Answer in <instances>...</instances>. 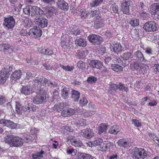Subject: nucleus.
<instances>
[{
  "label": "nucleus",
  "mask_w": 159,
  "mask_h": 159,
  "mask_svg": "<svg viewBox=\"0 0 159 159\" xmlns=\"http://www.w3.org/2000/svg\"><path fill=\"white\" fill-rule=\"evenodd\" d=\"M140 64L137 61L133 62L130 65V67L132 70H138L140 69Z\"/></svg>",
  "instance_id": "c756f323"
},
{
  "label": "nucleus",
  "mask_w": 159,
  "mask_h": 159,
  "mask_svg": "<svg viewBox=\"0 0 159 159\" xmlns=\"http://www.w3.org/2000/svg\"><path fill=\"white\" fill-rule=\"evenodd\" d=\"M29 34L34 38H38L42 35V31L39 27L34 26L29 30Z\"/></svg>",
  "instance_id": "6e6552de"
},
{
  "label": "nucleus",
  "mask_w": 159,
  "mask_h": 159,
  "mask_svg": "<svg viewBox=\"0 0 159 159\" xmlns=\"http://www.w3.org/2000/svg\"><path fill=\"white\" fill-rule=\"evenodd\" d=\"M87 38L89 41L94 45L99 44L102 41L101 36L95 34L90 35Z\"/></svg>",
  "instance_id": "9d476101"
},
{
  "label": "nucleus",
  "mask_w": 159,
  "mask_h": 159,
  "mask_svg": "<svg viewBox=\"0 0 159 159\" xmlns=\"http://www.w3.org/2000/svg\"><path fill=\"white\" fill-rule=\"evenodd\" d=\"M103 0H93L91 3V5L92 7L97 6L101 4Z\"/></svg>",
  "instance_id": "8fccbe9b"
},
{
  "label": "nucleus",
  "mask_w": 159,
  "mask_h": 159,
  "mask_svg": "<svg viewBox=\"0 0 159 159\" xmlns=\"http://www.w3.org/2000/svg\"><path fill=\"white\" fill-rule=\"evenodd\" d=\"M149 11L152 15H157L159 16V3L152 4L150 7Z\"/></svg>",
  "instance_id": "ddd939ff"
},
{
  "label": "nucleus",
  "mask_w": 159,
  "mask_h": 159,
  "mask_svg": "<svg viewBox=\"0 0 159 159\" xmlns=\"http://www.w3.org/2000/svg\"><path fill=\"white\" fill-rule=\"evenodd\" d=\"M77 159H93V157L89 154L84 153H80Z\"/></svg>",
  "instance_id": "bb28decb"
},
{
  "label": "nucleus",
  "mask_w": 159,
  "mask_h": 159,
  "mask_svg": "<svg viewBox=\"0 0 159 159\" xmlns=\"http://www.w3.org/2000/svg\"><path fill=\"white\" fill-rule=\"evenodd\" d=\"M48 82V80L45 77L41 76L34 78L33 79V83L35 85H45Z\"/></svg>",
  "instance_id": "1a4fd4ad"
},
{
  "label": "nucleus",
  "mask_w": 159,
  "mask_h": 159,
  "mask_svg": "<svg viewBox=\"0 0 159 159\" xmlns=\"http://www.w3.org/2000/svg\"><path fill=\"white\" fill-rule=\"evenodd\" d=\"M70 29L71 32L75 35H77L80 33V30L76 26H73V27H70Z\"/></svg>",
  "instance_id": "e433bc0d"
},
{
  "label": "nucleus",
  "mask_w": 159,
  "mask_h": 159,
  "mask_svg": "<svg viewBox=\"0 0 159 159\" xmlns=\"http://www.w3.org/2000/svg\"><path fill=\"white\" fill-rule=\"evenodd\" d=\"M2 47L3 48V50L4 52H6L7 50L11 49V46L9 44H4L2 45Z\"/></svg>",
  "instance_id": "6e6d98bb"
},
{
  "label": "nucleus",
  "mask_w": 159,
  "mask_h": 159,
  "mask_svg": "<svg viewBox=\"0 0 159 159\" xmlns=\"http://www.w3.org/2000/svg\"><path fill=\"white\" fill-rule=\"evenodd\" d=\"M60 66L66 71H70L72 70L74 68V66H69L68 65L64 66L61 64H60Z\"/></svg>",
  "instance_id": "ea45409f"
},
{
  "label": "nucleus",
  "mask_w": 159,
  "mask_h": 159,
  "mask_svg": "<svg viewBox=\"0 0 159 159\" xmlns=\"http://www.w3.org/2000/svg\"><path fill=\"white\" fill-rule=\"evenodd\" d=\"M76 45L80 47H84L86 45V40L82 39H76L75 41Z\"/></svg>",
  "instance_id": "b1692460"
},
{
  "label": "nucleus",
  "mask_w": 159,
  "mask_h": 159,
  "mask_svg": "<svg viewBox=\"0 0 159 159\" xmlns=\"http://www.w3.org/2000/svg\"><path fill=\"white\" fill-rule=\"evenodd\" d=\"M69 43V40L67 39L61 37V43L63 48L65 49L69 48L70 47Z\"/></svg>",
  "instance_id": "4be33fe9"
},
{
  "label": "nucleus",
  "mask_w": 159,
  "mask_h": 159,
  "mask_svg": "<svg viewBox=\"0 0 159 159\" xmlns=\"http://www.w3.org/2000/svg\"><path fill=\"white\" fill-rule=\"evenodd\" d=\"M46 11L50 16H52L55 13V9L52 7H45Z\"/></svg>",
  "instance_id": "2f4dec72"
},
{
  "label": "nucleus",
  "mask_w": 159,
  "mask_h": 159,
  "mask_svg": "<svg viewBox=\"0 0 159 159\" xmlns=\"http://www.w3.org/2000/svg\"><path fill=\"white\" fill-rule=\"evenodd\" d=\"M21 92L25 95H29L32 93V89L30 85L23 86Z\"/></svg>",
  "instance_id": "412c9836"
},
{
  "label": "nucleus",
  "mask_w": 159,
  "mask_h": 159,
  "mask_svg": "<svg viewBox=\"0 0 159 159\" xmlns=\"http://www.w3.org/2000/svg\"><path fill=\"white\" fill-rule=\"evenodd\" d=\"M67 110L69 116L74 115L75 112V110L72 108H70Z\"/></svg>",
  "instance_id": "bf43d9fd"
},
{
  "label": "nucleus",
  "mask_w": 159,
  "mask_h": 159,
  "mask_svg": "<svg viewBox=\"0 0 159 159\" xmlns=\"http://www.w3.org/2000/svg\"><path fill=\"white\" fill-rule=\"evenodd\" d=\"M132 157L134 159H144L148 155V152L143 149L135 147L129 150Z\"/></svg>",
  "instance_id": "f03ea898"
},
{
  "label": "nucleus",
  "mask_w": 159,
  "mask_h": 159,
  "mask_svg": "<svg viewBox=\"0 0 159 159\" xmlns=\"http://www.w3.org/2000/svg\"><path fill=\"white\" fill-rule=\"evenodd\" d=\"M97 80V79L95 77L92 76L89 77L87 79V81L89 82H94Z\"/></svg>",
  "instance_id": "e2e57ef3"
},
{
  "label": "nucleus",
  "mask_w": 159,
  "mask_h": 159,
  "mask_svg": "<svg viewBox=\"0 0 159 159\" xmlns=\"http://www.w3.org/2000/svg\"><path fill=\"white\" fill-rule=\"evenodd\" d=\"M118 7L116 4L112 5L111 8V12L113 14L117 13L118 12Z\"/></svg>",
  "instance_id": "c03bdc74"
},
{
  "label": "nucleus",
  "mask_w": 159,
  "mask_h": 159,
  "mask_svg": "<svg viewBox=\"0 0 159 159\" xmlns=\"http://www.w3.org/2000/svg\"><path fill=\"white\" fill-rule=\"evenodd\" d=\"M22 72L20 70L15 71L11 74V78L14 80H19L21 78L22 75Z\"/></svg>",
  "instance_id": "6ab92c4d"
},
{
  "label": "nucleus",
  "mask_w": 159,
  "mask_h": 159,
  "mask_svg": "<svg viewBox=\"0 0 159 159\" xmlns=\"http://www.w3.org/2000/svg\"><path fill=\"white\" fill-rule=\"evenodd\" d=\"M88 101L86 98L84 97H83L80 100L79 104L82 107L86 105Z\"/></svg>",
  "instance_id": "a19ab883"
},
{
  "label": "nucleus",
  "mask_w": 159,
  "mask_h": 159,
  "mask_svg": "<svg viewBox=\"0 0 159 159\" xmlns=\"http://www.w3.org/2000/svg\"><path fill=\"white\" fill-rule=\"evenodd\" d=\"M32 22L31 20L28 17H25L23 20V25L26 28H29L32 25Z\"/></svg>",
  "instance_id": "393cba45"
},
{
  "label": "nucleus",
  "mask_w": 159,
  "mask_h": 159,
  "mask_svg": "<svg viewBox=\"0 0 159 159\" xmlns=\"http://www.w3.org/2000/svg\"><path fill=\"white\" fill-rule=\"evenodd\" d=\"M121 130L120 127L118 125H114L110 128L109 133L110 134L116 135L120 132Z\"/></svg>",
  "instance_id": "aec40b11"
},
{
  "label": "nucleus",
  "mask_w": 159,
  "mask_h": 159,
  "mask_svg": "<svg viewBox=\"0 0 159 159\" xmlns=\"http://www.w3.org/2000/svg\"><path fill=\"white\" fill-rule=\"evenodd\" d=\"M67 141L70 140L71 144L76 147H81L82 145V142L78 139L75 138V137L69 135L66 138Z\"/></svg>",
  "instance_id": "9b49d317"
},
{
  "label": "nucleus",
  "mask_w": 159,
  "mask_h": 159,
  "mask_svg": "<svg viewBox=\"0 0 159 159\" xmlns=\"http://www.w3.org/2000/svg\"><path fill=\"white\" fill-rule=\"evenodd\" d=\"M24 136L25 137V141L26 142H28V141L33 139V138H32V136H30L29 135L25 134V135H24Z\"/></svg>",
  "instance_id": "680f3d73"
},
{
  "label": "nucleus",
  "mask_w": 159,
  "mask_h": 159,
  "mask_svg": "<svg viewBox=\"0 0 159 159\" xmlns=\"http://www.w3.org/2000/svg\"><path fill=\"white\" fill-rule=\"evenodd\" d=\"M111 89L110 90H109L108 91V92L109 93H111L112 94H113V93L112 92H111V90H114L116 91V90L118 88V87L116 84H112L110 85Z\"/></svg>",
  "instance_id": "864d4df0"
},
{
  "label": "nucleus",
  "mask_w": 159,
  "mask_h": 159,
  "mask_svg": "<svg viewBox=\"0 0 159 159\" xmlns=\"http://www.w3.org/2000/svg\"><path fill=\"white\" fill-rule=\"evenodd\" d=\"M78 67L80 69L83 70L86 68L85 63L81 61H80L77 63Z\"/></svg>",
  "instance_id": "49530a36"
},
{
  "label": "nucleus",
  "mask_w": 159,
  "mask_h": 159,
  "mask_svg": "<svg viewBox=\"0 0 159 159\" xmlns=\"http://www.w3.org/2000/svg\"><path fill=\"white\" fill-rule=\"evenodd\" d=\"M39 8L36 6H32V13H31V16H38L39 15H40L39 12Z\"/></svg>",
  "instance_id": "7c9ffc66"
},
{
  "label": "nucleus",
  "mask_w": 159,
  "mask_h": 159,
  "mask_svg": "<svg viewBox=\"0 0 159 159\" xmlns=\"http://www.w3.org/2000/svg\"><path fill=\"white\" fill-rule=\"evenodd\" d=\"M130 2L128 0H125L121 3V10L124 13L127 14L129 12V7Z\"/></svg>",
  "instance_id": "dca6fc26"
},
{
  "label": "nucleus",
  "mask_w": 159,
  "mask_h": 159,
  "mask_svg": "<svg viewBox=\"0 0 159 159\" xmlns=\"http://www.w3.org/2000/svg\"><path fill=\"white\" fill-rule=\"evenodd\" d=\"M64 103L62 102L61 103L56 104L52 108L55 111H60L64 107Z\"/></svg>",
  "instance_id": "72a5a7b5"
},
{
  "label": "nucleus",
  "mask_w": 159,
  "mask_h": 159,
  "mask_svg": "<svg viewBox=\"0 0 159 159\" xmlns=\"http://www.w3.org/2000/svg\"><path fill=\"white\" fill-rule=\"evenodd\" d=\"M61 115L65 117H68L69 116L67 110H63L61 112Z\"/></svg>",
  "instance_id": "0e129e2a"
},
{
  "label": "nucleus",
  "mask_w": 159,
  "mask_h": 159,
  "mask_svg": "<svg viewBox=\"0 0 159 159\" xmlns=\"http://www.w3.org/2000/svg\"><path fill=\"white\" fill-rule=\"evenodd\" d=\"M112 70L116 72H120L123 70V67L117 64H114L111 66Z\"/></svg>",
  "instance_id": "c9c22d12"
},
{
  "label": "nucleus",
  "mask_w": 159,
  "mask_h": 159,
  "mask_svg": "<svg viewBox=\"0 0 159 159\" xmlns=\"http://www.w3.org/2000/svg\"><path fill=\"white\" fill-rule=\"evenodd\" d=\"M90 65L93 68L97 69L101 68L103 66L102 63L101 61L96 60L91 61Z\"/></svg>",
  "instance_id": "a211bd4d"
},
{
  "label": "nucleus",
  "mask_w": 159,
  "mask_h": 159,
  "mask_svg": "<svg viewBox=\"0 0 159 159\" xmlns=\"http://www.w3.org/2000/svg\"><path fill=\"white\" fill-rule=\"evenodd\" d=\"M77 150L75 149H70L67 151V153L68 154H71L72 155H75Z\"/></svg>",
  "instance_id": "13d9d810"
},
{
  "label": "nucleus",
  "mask_w": 159,
  "mask_h": 159,
  "mask_svg": "<svg viewBox=\"0 0 159 159\" xmlns=\"http://www.w3.org/2000/svg\"><path fill=\"white\" fill-rule=\"evenodd\" d=\"M61 95L62 97L64 99H67L69 97L70 94L69 89L67 88H64L62 89Z\"/></svg>",
  "instance_id": "5701e85b"
},
{
  "label": "nucleus",
  "mask_w": 159,
  "mask_h": 159,
  "mask_svg": "<svg viewBox=\"0 0 159 159\" xmlns=\"http://www.w3.org/2000/svg\"><path fill=\"white\" fill-rule=\"evenodd\" d=\"M93 142L94 146L97 145H99L100 146H102V144L103 143V140L101 138L96 139Z\"/></svg>",
  "instance_id": "79ce46f5"
},
{
  "label": "nucleus",
  "mask_w": 159,
  "mask_h": 159,
  "mask_svg": "<svg viewBox=\"0 0 159 159\" xmlns=\"http://www.w3.org/2000/svg\"><path fill=\"white\" fill-rule=\"evenodd\" d=\"M134 57L138 60L141 61H143L144 60L143 56L141 52L138 50L134 53Z\"/></svg>",
  "instance_id": "c85d7f7f"
},
{
  "label": "nucleus",
  "mask_w": 159,
  "mask_h": 159,
  "mask_svg": "<svg viewBox=\"0 0 159 159\" xmlns=\"http://www.w3.org/2000/svg\"><path fill=\"white\" fill-rule=\"evenodd\" d=\"M118 89L120 91H124L126 92H127L129 91V89L127 87L125 86L124 84H120L118 86Z\"/></svg>",
  "instance_id": "09e8293b"
},
{
  "label": "nucleus",
  "mask_w": 159,
  "mask_h": 159,
  "mask_svg": "<svg viewBox=\"0 0 159 159\" xmlns=\"http://www.w3.org/2000/svg\"><path fill=\"white\" fill-rule=\"evenodd\" d=\"M85 52L84 51L78 50L76 53V56L80 58H82L85 55Z\"/></svg>",
  "instance_id": "603ef678"
},
{
  "label": "nucleus",
  "mask_w": 159,
  "mask_h": 159,
  "mask_svg": "<svg viewBox=\"0 0 159 159\" xmlns=\"http://www.w3.org/2000/svg\"><path fill=\"white\" fill-rule=\"evenodd\" d=\"M132 124L136 127H139L141 126V124L139 122V121L138 120L136 119H132Z\"/></svg>",
  "instance_id": "4d7b16f0"
},
{
  "label": "nucleus",
  "mask_w": 159,
  "mask_h": 159,
  "mask_svg": "<svg viewBox=\"0 0 159 159\" xmlns=\"http://www.w3.org/2000/svg\"><path fill=\"white\" fill-rule=\"evenodd\" d=\"M6 102L4 97L0 95V105H2Z\"/></svg>",
  "instance_id": "338daca9"
},
{
  "label": "nucleus",
  "mask_w": 159,
  "mask_h": 159,
  "mask_svg": "<svg viewBox=\"0 0 159 159\" xmlns=\"http://www.w3.org/2000/svg\"><path fill=\"white\" fill-rule=\"evenodd\" d=\"M12 67L7 66L2 68L1 71L7 74H8L9 76L10 75L9 73L12 71Z\"/></svg>",
  "instance_id": "58836bf2"
},
{
  "label": "nucleus",
  "mask_w": 159,
  "mask_h": 159,
  "mask_svg": "<svg viewBox=\"0 0 159 159\" xmlns=\"http://www.w3.org/2000/svg\"><path fill=\"white\" fill-rule=\"evenodd\" d=\"M36 95L33 98V102L36 104H40L45 102L48 98V95L43 89H37L36 92Z\"/></svg>",
  "instance_id": "7ed1b4c3"
},
{
  "label": "nucleus",
  "mask_w": 159,
  "mask_h": 159,
  "mask_svg": "<svg viewBox=\"0 0 159 159\" xmlns=\"http://www.w3.org/2000/svg\"><path fill=\"white\" fill-rule=\"evenodd\" d=\"M99 14V11L97 10H94V11H91L90 13H89V15H90V16L92 17L96 15H98Z\"/></svg>",
  "instance_id": "052dcab7"
},
{
  "label": "nucleus",
  "mask_w": 159,
  "mask_h": 159,
  "mask_svg": "<svg viewBox=\"0 0 159 159\" xmlns=\"http://www.w3.org/2000/svg\"><path fill=\"white\" fill-rule=\"evenodd\" d=\"M111 51L117 54L121 52L123 49V48L120 43H113L111 45Z\"/></svg>",
  "instance_id": "2eb2a0df"
},
{
  "label": "nucleus",
  "mask_w": 159,
  "mask_h": 159,
  "mask_svg": "<svg viewBox=\"0 0 159 159\" xmlns=\"http://www.w3.org/2000/svg\"><path fill=\"white\" fill-rule=\"evenodd\" d=\"M4 141L11 147L21 146L23 145L24 142L23 139L21 138L11 135L5 137Z\"/></svg>",
  "instance_id": "f257e3e1"
},
{
  "label": "nucleus",
  "mask_w": 159,
  "mask_h": 159,
  "mask_svg": "<svg viewBox=\"0 0 159 159\" xmlns=\"http://www.w3.org/2000/svg\"><path fill=\"white\" fill-rule=\"evenodd\" d=\"M44 152L43 151H41L40 152L33 154L32 155V159H41L43 157V154Z\"/></svg>",
  "instance_id": "f704fd0d"
},
{
  "label": "nucleus",
  "mask_w": 159,
  "mask_h": 159,
  "mask_svg": "<svg viewBox=\"0 0 159 159\" xmlns=\"http://www.w3.org/2000/svg\"><path fill=\"white\" fill-rule=\"evenodd\" d=\"M3 25L8 29L13 28L15 25V19L13 16H7L4 17Z\"/></svg>",
  "instance_id": "20e7f679"
},
{
  "label": "nucleus",
  "mask_w": 159,
  "mask_h": 159,
  "mask_svg": "<svg viewBox=\"0 0 159 159\" xmlns=\"http://www.w3.org/2000/svg\"><path fill=\"white\" fill-rule=\"evenodd\" d=\"M43 66L48 70H51L52 68V66H50L49 65H47L46 64H43Z\"/></svg>",
  "instance_id": "69168bd1"
},
{
  "label": "nucleus",
  "mask_w": 159,
  "mask_h": 159,
  "mask_svg": "<svg viewBox=\"0 0 159 159\" xmlns=\"http://www.w3.org/2000/svg\"><path fill=\"white\" fill-rule=\"evenodd\" d=\"M80 97V93L75 90L71 91V98L74 102H78Z\"/></svg>",
  "instance_id": "a878e982"
},
{
  "label": "nucleus",
  "mask_w": 159,
  "mask_h": 159,
  "mask_svg": "<svg viewBox=\"0 0 159 159\" xmlns=\"http://www.w3.org/2000/svg\"><path fill=\"white\" fill-rule=\"evenodd\" d=\"M34 22L39 27L44 28L47 26L48 20L44 18L42 16L40 15L36 16L34 19Z\"/></svg>",
  "instance_id": "0eeeda50"
},
{
  "label": "nucleus",
  "mask_w": 159,
  "mask_h": 159,
  "mask_svg": "<svg viewBox=\"0 0 159 159\" xmlns=\"http://www.w3.org/2000/svg\"><path fill=\"white\" fill-rule=\"evenodd\" d=\"M0 124L11 129H15L17 127L16 124L10 120L2 119L0 120Z\"/></svg>",
  "instance_id": "f8f14e48"
},
{
  "label": "nucleus",
  "mask_w": 159,
  "mask_h": 159,
  "mask_svg": "<svg viewBox=\"0 0 159 159\" xmlns=\"http://www.w3.org/2000/svg\"><path fill=\"white\" fill-rule=\"evenodd\" d=\"M158 26V24L155 22L151 21L146 22L144 24L143 28L147 31L153 32L157 30Z\"/></svg>",
  "instance_id": "423d86ee"
},
{
  "label": "nucleus",
  "mask_w": 159,
  "mask_h": 159,
  "mask_svg": "<svg viewBox=\"0 0 159 159\" xmlns=\"http://www.w3.org/2000/svg\"><path fill=\"white\" fill-rule=\"evenodd\" d=\"M130 24L133 26H138L139 24V20L136 19L132 20L130 21Z\"/></svg>",
  "instance_id": "a18cd8bd"
},
{
  "label": "nucleus",
  "mask_w": 159,
  "mask_h": 159,
  "mask_svg": "<svg viewBox=\"0 0 159 159\" xmlns=\"http://www.w3.org/2000/svg\"><path fill=\"white\" fill-rule=\"evenodd\" d=\"M41 53H42L43 54L50 55H52L53 53V52L52 51L49 50L48 49H41L40 51Z\"/></svg>",
  "instance_id": "37998d69"
},
{
  "label": "nucleus",
  "mask_w": 159,
  "mask_h": 159,
  "mask_svg": "<svg viewBox=\"0 0 159 159\" xmlns=\"http://www.w3.org/2000/svg\"><path fill=\"white\" fill-rule=\"evenodd\" d=\"M153 141L157 144L159 147V138L156 136L153 138Z\"/></svg>",
  "instance_id": "774afa93"
},
{
  "label": "nucleus",
  "mask_w": 159,
  "mask_h": 159,
  "mask_svg": "<svg viewBox=\"0 0 159 159\" xmlns=\"http://www.w3.org/2000/svg\"><path fill=\"white\" fill-rule=\"evenodd\" d=\"M143 85V83L140 81H136L134 85V88L137 90L139 88H140Z\"/></svg>",
  "instance_id": "de8ad7c7"
},
{
  "label": "nucleus",
  "mask_w": 159,
  "mask_h": 159,
  "mask_svg": "<svg viewBox=\"0 0 159 159\" xmlns=\"http://www.w3.org/2000/svg\"><path fill=\"white\" fill-rule=\"evenodd\" d=\"M16 111L19 115H22L25 114V112H30L31 109L30 106L29 105L22 106L18 102H16Z\"/></svg>",
  "instance_id": "39448f33"
},
{
  "label": "nucleus",
  "mask_w": 159,
  "mask_h": 159,
  "mask_svg": "<svg viewBox=\"0 0 159 159\" xmlns=\"http://www.w3.org/2000/svg\"><path fill=\"white\" fill-rule=\"evenodd\" d=\"M32 6H27L23 9V11L25 14L31 16Z\"/></svg>",
  "instance_id": "4c0bfd02"
},
{
  "label": "nucleus",
  "mask_w": 159,
  "mask_h": 159,
  "mask_svg": "<svg viewBox=\"0 0 159 159\" xmlns=\"http://www.w3.org/2000/svg\"><path fill=\"white\" fill-rule=\"evenodd\" d=\"M81 134L84 138L89 139L94 136V134L93 130L90 128L83 129L81 131Z\"/></svg>",
  "instance_id": "4468645a"
},
{
  "label": "nucleus",
  "mask_w": 159,
  "mask_h": 159,
  "mask_svg": "<svg viewBox=\"0 0 159 159\" xmlns=\"http://www.w3.org/2000/svg\"><path fill=\"white\" fill-rule=\"evenodd\" d=\"M123 59L128 60L132 58V54L130 52L124 53L123 55Z\"/></svg>",
  "instance_id": "3c124183"
},
{
  "label": "nucleus",
  "mask_w": 159,
  "mask_h": 159,
  "mask_svg": "<svg viewBox=\"0 0 159 159\" xmlns=\"http://www.w3.org/2000/svg\"><path fill=\"white\" fill-rule=\"evenodd\" d=\"M34 75L31 72H28L25 73V76L24 77L25 79L30 80L33 78Z\"/></svg>",
  "instance_id": "5fc2aeb1"
},
{
  "label": "nucleus",
  "mask_w": 159,
  "mask_h": 159,
  "mask_svg": "<svg viewBox=\"0 0 159 159\" xmlns=\"http://www.w3.org/2000/svg\"><path fill=\"white\" fill-rule=\"evenodd\" d=\"M57 3L58 7L64 11H67L69 8L68 3L63 0H59Z\"/></svg>",
  "instance_id": "f3484780"
},
{
  "label": "nucleus",
  "mask_w": 159,
  "mask_h": 159,
  "mask_svg": "<svg viewBox=\"0 0 159 159\" xmlns=\"http://www.w3.org/2000/svg\"><path fill=\"white\" fill-rule=\"evenodd\" d=\"M8 77V74L1 71L0 73V83L2 84L5 82Z\"/></svg>",
  "instance_id": "cd10ccee"
},
{
  "label": "nucleus",
  "mask_w": 159,
  "mask_h": 159,
  "mask_svg": "<svg viewBox=\"0 0 159 159\" xmlns=\"http://www.w3.org/2000/svg\"><path fill=\"white\" fill-rule=\"evenodd\" d=\"M107 129V126L103 124H102L98 127V133L99 134H101L103 132H105Z\"/></svg>",
  "instance_id": "473e14b6"
}]
</instances>
